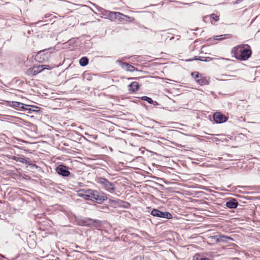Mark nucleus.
<instances>
[{"label":"nucleus","mask_w":260,"mask_h":260,"mask_svg":"<svg viewBox=\"0 0 260 260\" xmlns=\"http://www.w3.org/2000/svg\"><path fill=\"white\" fill-rule=\"evenodd\" d=\"M78 196L87 200L95 201L97 203L101 204L107 199V197L103 192L91 189L80 190L78 192Z\"/></svg>","instance_id":"nucleus-1"},{"label":"nucleus","mask_w":260,"mask_h":260,"mask_svg":"<svg viewBox=\"0 0 260 260\" xmlns=\"http://www.w3.org/2000/svg\"><path fill=\"white\" fill-rule=\"evenodd\" d=\"M235 57L240 60H245L249 58L251 54L250 49L245 48L243 45H239L234 48Z\"/></svg>","instance_id":"nucleus-2"},{"label":"nucleus","mask_w":260,"mask_h":260,"mask_svg":"<svg viewBox=\"0 0 260 260\" xmlns=\"http://www.w3.org/2000/svg\"><path fill=\"white\" fill-rule=\"evenodd\" d=\"M96 181L103 188L110 193H113L115 190L114 184L105 178L99 177Z\"/></svg>","instance_id":"nucleus-3"},{"label":"nucleus","mask_w":260,"mask_h":260,"mask_svg":"<svg viewBox=\"0 0 260 260\" xmlns=\"http://www.w3.org/2000/svg\"><path fill=\"white\" fill-rule=\"evenodd\" d=\"M50 54L46 50L39 51L36 55L35 59L39 62H45L49 60Z\"/></svg>","instance_id":"nucleus-4"},{"label":"nucleus","mask_w":260,"mask_h":260,"mask_svg":"<svg viewBox=\"0 0 260 260\" xmlns=\"http://www.w3.org/2000/svg\"><path fill=\"white\" fill-rule=\"evenodd\" d=\"M191 76L196 80L197 83L200 85H207L209 83L208 79L203 77L198 72H194L191 73Z\"/></svg>","instance_id":"nucleus-5"},{"label":"nucleus","mask_w":260,"mask_h":260,"mask_svg":"<svg viewBox=\"0 0 260 260\" xmlns=\"http://www.w3.org/2000/svg\"><path fill=\"white\" fill-rule=\"evenodd\" d=\"M82 221L83 225L85 226H92L98 228L101 225V221L99 220H94L91 218H85L83 219Z\"/></svg>","instance_id":"nucleus-6"},{"label":"nucleus","mask_w":260,"mask_h":260,"mask_svg":"<svg viewBox=\"0 0 260 260\" xmlns=\"http://www.w3.org/2000/svg\"><path fill=\"white\" fill-rule=\"evenodd\" d=\"M56 171L59 175L63 177H68L70 175L68 168L63 165H59L56 167Z\"/></svg>","instance_id":"nucleus-7"},{"label":"nucleus","mask_w":260,"mask_h":260,"mask_svg":"<svg viewBox=\"0 0 260 260\" xmlns=\"http://www.w3.org/2000/svg\"><path fill=\"white\" fill-rule=\"evenodd\" d=\"M109 17L111 19H118L120 21H124V17H127V16L123 15L119 12H110L108 15Z\"/></svg>","instance_id":"nucleus-8"},{"label":"nucleus","mask_w":260,"mask_h":260,"mask_svg":"<svg viewBox=\"0 0 260 260\" xmlns=\"http://www.w3.org/2000/svg\"><path fill=\"white\" fill-rule=\"evenodd\" d=\"M213 119L217 123H221L227 121L228 118L221 113L216 112L213 115Z\"/></svg>","instance_id":"nucleus-9"},{"label":"nucleus","mask_w":260,"mask_h":260,"mask_svg":"<svg viewBox=\"0 0 260 260\" xmlns=\"http://www.w3.org/2000/svg\"><path fill=\"white\" fill-rule=\"evenodd\" d=\"M116 62H118L121 66V68L126 71L132 72L135 70H137L134 66L128 64L127 62H122L119 60H117Z\"/></svg>","instance_id":"nucleus-10"},{"label":"nucleus","mask_w":260,"mask_h":260,"mask_svg":"<svg viewBox=\"0 0 260 260\" xmlns=\"http://www.w3.org/2000/svg\"><path fill=\"white\" fill-rule=\"evenodd\" d=\"M210 238L214 239L217 242H226L228 240H233L232 238L223 235H216L211 237Z\"/></svg>","instance_id":"nucleus-11"},{"label":"nucleus","mask_w":260,"mask_h":260,"mask_svg":"<svg viewBox=\"0 0 260 260\" xmlns=\"http://www.w3.org/2000/svg\"><path fill=\"white\" fill-rule=\"evenodd\" d=\"M10 106L18 110H20L21 109L25 110V107H28L27 105L16 101L12 102Z\"/></svg>","instance_id":"nucleus-12"},{"label":"nucleus","mask_w":260,"mask_h":260,"mask_svg":"<svg viewBox=\"0 0 260 260\" xmlns=\"http://www.w3.org/2000/svg\"><path fill=\"white\" fill-rule=\"evenodd\" d=\"M33 69L35 75H36L37 74L41 73L44 69L50 70L51 67L47 65H39L34 66Z\"/></svg>","instance_id":"nucleus-13"},{"label":"nucleus","mask_w":260,"mask_h":260,"mask_svg":"<svg viewBox=\"0 0 260 260\" xmlns=\"http://www.w3.org/2000/svg\"><path fill=\"white\" fill-rule=\"evenodd\" d=\"M238 205V202L234 198L231 199L226 203L227 207L230 209H236Z\"/></svg>","instance_id":"nucleus-14"},{"label":"nucleus","mask_w":260,"mask_h":260,"mask_svg":"<svg viewBox=\"0 0 260 260\" xmlns=\"http://www.w3.org/2000/svg\"><path fill=\"white\" fill-rule=\"evenodd\" d=\"M208 19H209L210 20H211V19H213L215 21L217 22L219 20V16L213 13L210 15H207L204 17V20L205 21Z\"/></svg>","instance_id":"nucleus-15"},{"label":"nucleus","mask_w":260,"mask_h":260,"mask_svg":"<svg viewBox=\"0 0 260 260\" xmlns=\"http://www.w3.org/2000/svg\"><path fill=\"white\" fill-rule=\"evenodd\" d=\"M8 157L9 159H13L16 161L21 162L22 163L25 164H28V161L22 157H17V156H9Z\"/></svg>","instance_id":"nucleus-16"},{"label":"nucleus","mask_w":260,"mask_h":260,"mask_svg":"<svg viewBox=\"0 0 260 260\" xmlns=\"http://www.w3.org/2000/svg\"><path fill=\"white\" fill-rule=\"evenodd\" d=\"M159 217L167 218V219H171L172 218V215L169 212H161L159 211Z\"/></svg>","instance_id":"nucleus-17"},{"label":"nucleus","mask_w":260,"mask_h":260,"mask_svg":"<svg viewBox=\"0 0 260 260\" xmlns=\"http://www.w3.org/2000/svg\"><path fill=\"white\" fill-rule=\"evenodd\" d=\"M129 87L130 91L135 92L138 89L139 85L137 82H133L129 84Z\"/></svg>","instance_id":"nucleus-18"},{"label":"nucleus","mask_w":260,"mask_h":260,"mask_svg":"<svg viewBox=\"0 0 260 260\" xmlns=\"http://www.w3.org/2000/svg\"><path fill=\"white\" fill-rule=\"evenodd\" d=\"M89 59L87 57H82L79 60V64L82 67H85L88 63Z\"/></svg>","instance_id":"nucleus-19"},{"label":"nucleus","mask_w":260,"mask_h":260,"mask_svg":"<svg viewBox=\"0 0 260 260\" xmlns=\"http://www.w3.org/2000/svg\"><path fill=\"white\" fill-rule=\"evenodd\" d=\"M28 107H25V110L28 111L29 112H38L39 111V108L35 106H30L27 105Z\"/></svg>","instance_id":"nucleus-20"},{"label":"nucleus","mask_w":260,"mask_h":260,"mask_svg":"<svg viewBox=\"0 0 260 260\" xmlns=\"http://www.w3.org/2000/svg\"><path fill=\"white\" fill-rule=\"evenodd\" d=\"M26 74L28 75V76H35V73H34V69H33V67L32 68H28L26 71Z\"/></svg>","instance_id":"nucleus-21"},{"label":"nucleus","mask_w":260,"mask_h":260,"mask_svg":"<svg viewBox=\"0 0 260 260\" xmlns=\"http://www.w3.org/2000/svg\"><path fill=\"white\" fill-rule=\"evenodd\" d=\"M159 210L156 209H153L151 212V214L155 217H159Z\"/></svg>","instance_id":"nucleus-22"},{"label":"nucleus","mask_w":260,"mask_h":260,"mask_svg":"<svg viewBox=\"0 0 260 260\" xmlns=\"http://www.w3.org/2000/svg\"><path fill=\"white\" fill-rule=\"evenodd\" d=\"M230 36V35H229V34H225V35H223L217 36L214 37V39L215 40H222L224 39H225V36Z\"/></svg>","instance_id":"nucleus-23"},{"label":"nucleus","mask_w":260,"mask_h":260,"mask_svg":"<svg viewBox=\"0 0 260 260\" xmlns=\"http://www.w3.org/2000/svg\"><path fill=\"white\" fill-rule=\"evenodd\" d=\"M141 99L143 101H147L149 104H150L151 103H152V99L149 97H148L147 96H143L141 98Z\"/></svg>","instance_id":"nucleus-24"},{"label":"nucleus","mask_w":260,"mask_h":260,"mask_svg":"<svg viewBox=\"0 0 260 260\" xmlns=\"http://www.w3.org/2000/svg\"><path fill=\"white\" fill-rule=\"evenodd\" d=\"M198 59L201 61H202L208 62V61L212 60L213 59V58H211V57H202V59Z\"/></svg>","instance_id":"nucleus-25"},{"label":"nucleus","mask_w":260,"mask_h":260,"mask_svg":"<svg viewBox=\"0 0 260 260\" xmlns=\"http://www.w3.org/2000/svg\"><path fill=\"white\" fill-rule=\"evenodd\" d=\"M150 104L153 105L154 106H157L158 105L156 101H154L153 100H152V103H151Z\"/></svg>","instance_id":"nucleus-26"},{"label":"nucleus","mask_w":260,"mask_h":260,"mask_svg":"<svg viewBox=\"0 0 260 260\" xmlns=\"http://www.w3.org/2000/svg\"><path fill=\"white\" fill-rule=\"evenodd\" d=\"M200 260H209V259L207 258H201Z\"/></svg>","instance_id":"nucleus-27"},{"label":"nucleus","mask_w":260,"mask_h":260,"mask_svg":"<svg viewBox=\"0 0 260 260\" xmlns=\"http://www.w3.org/2000/svg\"><path fill=\"white\" fill-rule=\"evenodd\" d=\"M241 1V0H237L236 1V3L237 4L240 3Z\"/></svg>","instance_id":"nucleus-28"},{"label":"nucleus","mask_w":260,"mask_h":260,"mask_svg":"<svg viewBox=\"0 0 260 260\" xmlns=\"http://www.w3.org/2000/svg\"><path fill=\"white\" fill-rule=\"evenodd\" d=\"M0 257H1L2 258H5V256L1 254H0Z\"/></svg>","instance_id":"nucleus-29"}]
</instances>
